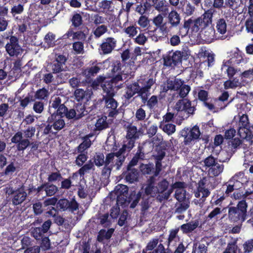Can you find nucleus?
Instances as JSON below:
<instances>
[{"label": "nucleus", "instance_id": "obj_1", "mask_svg": "<svg viewBox=\"0 0 253 253\" xmlns=\"http://www.w3.org/2000/svg\"><path fill=\"white\" fill-rule=\"evenodd\" d=\"M48 112L50 116L47 119V125L43 130L44 135L49 133L56 135L57 131L63 128L65 126L64 117L68 120H78L88 113L84 105L82 103H78L74 108L68 109L64 103H62L61 98L59 96L51 100Z\"/></svg>", "mask_w": 253, "mask_h": 253}, {"label": "nucleus", "instance_id": "obj_2", "mask_svg": "<svg viewBox=\"0 0 253 253\" xmlns=\"http://www.w3.org/2000/svg\"><path fill=\"white\" fill-rule=\"evenodd\" d=\"M45 206H55L61 211H67L71 212H74L79 209V204L76 201L75 198L71 199L70 201L67 199H60L58 201L57 198L53 197L46 199L44 201Z\"/></svg>", "mask_w": 253, "mask_h": 253}, {"label": "nucleus", "instance_id": "obj_3", "mask_svg": "<svg viewBox=\"0 0 253 253\" xmlns=\"http://www.w3.org/2000/svg\"><path fill=\"white\" fill-rule=\"evenodd\" d=\"M247 204L245 201H241L239 202L237 206L231 207L228 209V218L231 222L237 223H243L248 216Z\"/></svg>", "mask_w": 253, "mask_h": 253}, {"label": "nucleus", "instance_id": "obj_4", "mask_svg": "<svg viewBox=\"0 0 253 253\" xmlns=\"http://www.w3.org/2000/svg\"><path fill=\"white\" fill-rule=\"evenodd\" d=\"M11 142L16 144V150L19 152H23L29 146H31V151L34 152L37 151L41 142L38 141L30 142L28 139H23L21 131H17L11 138Z\"/></svg>", "mask_w": 253, "mask_h": 253}, {"label": "nucleus", "instance_id": "obj_5", "mask_svg": "<svg viewBox=\"0 0 253 253\" xmlns=\"http://www.w3.org/2000/svg\"><path fill=\"white\" fill-rule=\"evenodd\" d=\"M103 91L105 94L103 95L102 101L107 109L108 116L115 118L119 113V110L117 109L119 103L114 98L116 91L110 90H103Z\"/></svg>", "mask_w": 253, "mask_h": 253}, {"label": "nucleus", "instance_id": "obj_6", "mask_svg": "<svg viewBox=\"0 0 253 253\" xmlns=\"http://www.w3.org/2000/svg\"><path fill=\"white\" fill-rule=\"evenodd\" d=\"M168 21L163 23L161 27V32L163 35H168L173 28L177 27L181 20L180 14L176 10L173 9L168 14Z\"/></svg>", "mask_w": 253, "mask_h": 253}, {"label": "nucleus", "instance_id": "obj_7", "mask_svg": "<svg viewBox=\"0 0 253 253\" xmlns=\"http://www.w3.org/2000/svg\"><path fill=\"white\" fill-rule=\"evenodd\" d=\"M149 196L143 194V188H141L136 194L133 195L131 193L129 197V199H130L132 200L130 204V208L131 209L135 208L140 199H142V200L140 203L141 211L142 212H145L150 207Z\"/></svg>", "mask_w": 253, "mask_h": 253}, {"label": "nucleus", "instance_id": "obj_8", "mask_svg": "<svg viewBox=\"0 0 253 253\" xmlns=\"http://www.w3.org/2000/svg\"><path fill=\"white\" fill-rule=\"evenodd\" d=\"M178 116L182 119L187 118L190 115H193L196 110L194 106H191V102L187 99L179 100L174 106Z\"/></svg>", "mask_w": 253, "mask_h": 253}, {"label": "nucleus", "instance_id": "obj_9", "mask_svg": "<svg viewBox=\"0 0 253 253\" xmlns=\"http://www.w3.org/2000/svg\"><path fill=\"white\" fill-rule=\"evenodd\" d=\"M12 32H9L5 37L9 41L6 44L5 48L6 51L10 56L17 57L22 52V48L19 44V41L17 37L10 35Z\"/></svg>", "mask_w": 253, "mask_h": 253}, {"label": "nucleus", "instance_id": "obj_10", "mask_svg": "<svg viewBox=\"0 0 253 253\" xmlns=\"http://www.w3.org/2000/svg\"><path fill=\"white\" fill-rule=\"evenodd\" d=\"M8 194L10 201L14 206L21 205L25 201L27 197V194L24 191L23 186L17 189H14L12 188L9 189Z\"/></svg>", "mask_w": 253, "mask_h": 253}, {"label": "nucleus", "instance_id": "obj_11", "mask_svg": "<svg viewBox=\"0 0 253 253\" xmlns=\"http://www.w3.org/2000/svg\"><path fill=\"white\" fill-rule=\"evenodd\" d=\"M122 75L121 74L111 75L110 80L104 79L101 83L103 90L116 91V89L120 88L121 87L118 83L119 82L123 81Z\"/></svg>", "mask_w": 253, "mask_h": 253}, {"label": "nucleus", "instance_id": "obj_12", "mask_svg": "<svg viewBox=\"0 0 253 253\" xmlns=\"http://www.w3.org/2000/svg\"><path fill=\"white\" fill-rule=\"evenodd\" d=\"M117 40L113 37L104 39L99 47L100 54L107 55L110 54L115 50L117 46Z\"/></svg>", "mask_w": 253, "mask_h": 253}, {"label": "nucleus", "instance_id": "obj_13", "mask_svg": "<svg viewBox=\"0 0 253 253\" xmlns=\"http://www.w3.org/2000/svg\"><path fill=\"white\" fill-rule=\"evenodd\" d=\"M200 134L199 128L197 126H194L190 130L188 128H185L182 132V135L184 136V144L189 145L192 140L198 139Z\"/></svg>", "mask_w": 253, "mask_h": 253}, {"label": "nucleus", "instance_id": "obj_14", "mask_svg": "<svg viewBox=\"0 0 253 253\" xmlns=\"http://www.w3.org/2000/svg\"><path fill=\"white\" fill-rule=\"evenodd\" d=\"M154 83L155 81L153 79L150 78L147 81L144 82L141 87L139 85V89L137 93L138 96L140 97L142 102L144 104L147 101L148 96L150 94V90Z\"/></svg>", "mask_w": 253, "mask_h": 253}, {"label": "nucleus", "instance_id": "obj_15", "mask_svg": "<svg viewBox=\"0 0 253 253\" xmlns=\"http://www.w3.org/2000/svg\"><path fill=\"white\" fill-rule=\"evenodd\" d=\"M125 176V180L129 183H133L138 181L139 172L135 168H128L127 166V170L123 173Z\"/></svg>", "mask_w": 253, "mask_h": 253}, {"label": "nucleus", "instance_id": "obj_16", "mask_svg": "<svg viewBox=\"0 0 253 253\" xmlns=\"http://www.w3.org/2000/svg\"><path fill=\"white\" fill-rule=\"evenodd\" d=\"M112 122V120L107 119V116L102 115L97 120L95 124V130L101 131L106 129L110 127Z\"/></svg>", "mask_w": 253, "mask_h": 253}, {"label": "nucleus", "instance_id": "obj_17", "mask_svg": "<svg viewBox=\"0 0 253 253\" xmlns=\"http://www.w3.org/2000/svg\"><path fill=\"white\" fill-rule=\"evenodd\" d=\"M210 8L205 10L204 13L201 16V21L206 28L212 24V17L214 14L217 13L216 10H212Z\"/></svg>", "mask_w": 253, "mask_h": 253}, {"label": "nucleus", "instance_id": "obj_18", "mask_svg": "<svg viewBox=\"0 0 253 253\" xmlns=\"http://www.w3.org/2000/svg\"><path fill=\"white\" fill-rule=\"evenodd\" d=\"M209 92L208 91L200 89L198 92V99L203 102L204 105L208 108L210 110H212L214 109V105L213 103L211 102H208Z\"/></svg>", "mask_w": 253, "mask_h": 253}, {"label": "nucleus", "instance_id": "obj_19", "mask_svg": "<svg viewBox=\"0 0 253 253\" xmlns=\"http://www.w3.org/2000/svg\"><path fill=\"white\" fill-rule=\"evenodd\" d=\"M178 9H180L182 13L186 16L192 15L195 11V7L187 1L182 0L178 6Z\"/></svg>", "mask_w": 253, "mask_h": 253}, {"label": "nucleus", "instance_id": "obj_20", "mask_svg": "<svg viewBox=\"0 0 253 253\" xmlns=\"http://www.w3.org/2000/svg\"><path fill=\"white\" fill-rule=\"evenodd\" d=\"M199 224V222L198 220H192L187 223L183 224L179 228L183 234H188L192 232L196 229Z\"/></svg>", "mask_w": 253, "mask_h": 253}, {"label": "nucleus", "instance_id": "obj_21", "mask_svg": "<svg viewBox=\"0 0 253 253\" xmlns=\"http://www.w3.org/2000/svg\"><path fill=\"white\" fill-rule=\"evenodd\" d=\"M168 147V144L166 142H161L157 145L156 148L157 154L154 156L155 159L163 160L166 156Z\"/></svg>", "mask_w": 253, "mask_h": 253}, {"label": "nucleus", "instance_id": "obj_22", "mask_svg": "<svg viewBox=\"0 0 253 253\" xmlns=\"http://www.w3.org/2000/svg\"><path fill=\"white\" fill-rule=\"evenodd\" d=\"M126 139H132L136 140L138 139L139 133L136 126L131 124H129L126 127Z\"/></svg>", "mask_w": 253, "mask_h": 253}, {"label": "nucleus", "instance_id": "obj_23", "mask_svg": "<svg viewBox=\"0 0 253 253\" xmlns=\"http://www.w3.org/2000/svg\"><path fill=\"white\" fill-rule=\"evenodd\" d=\"M122 65L120 60H113L110 65V75H123V71L122 70Z\"/></svg>", "mask_w": 253, "mask_h": 253}, {"label": "nucleus", "instance_id": "obj_24", "mask_svg": "<svg viewBox=\"0 0 253 253\" xmlns=\"http://www.w3.org/2000/svg\"><path fill=\"white\" fill-rule=\"evenodd\" d=\"M204 33L202 34L205 40L208 42H211L214 39H218L215 33V30L211 27H207L203 30Z\"/></svg>", "mask_w": 253, "mask_h": 253}, {"label": "nucleus", "instance_id": "obj_25", "mask_svg": "<svg viewBox=\"0 0 253 253\" xmlns=\"http://www.w3.org/2000/svg\"><path fill=\"white\" fill-rule=\"evenodd\" d=\"M155 177L153 175L147 180L146 186L144 189H143V194L150 195L152 193L155 188Z\"/></svg>", "mask_w": 253, "mask_h": 253}, {"label": "nucleus", "instance_id": "obj_26", "mask_svg": "<svg viewBox=\"0 0 253 253\" xmlns=\"http://www.w3.org/2000/svg\"><path fill=\"white\" fill-rule=\"evenodd\" d=\"M75 99L77 101H82L84 100L88 101L90 98V95L86 93V91L81 88L76 89L74 93Z\"/></svg>", "mask_w": 253, "mask_h": 253}, {"label": "nucleus", "instance_id": "obj_27", "mask_svg": "<svg viewBox=\"0 0 253 253\" xmlns=\"http://www.w3.org/2000/svg\"><path fill=\"white\" fill-rule=\"evenodd\" d=\"M151 10V5L149 1L148 0H145V2L140 3L137 5L135 8V11L141 15H143L146 12L150 11Z\"/></svg>", "mask_w": 253, "mask_h": 253}, {"label": "nucleus", "instance_id": "obj_28", "mask_svg": "<svg viewBox=\"0 0 253 253\" xmlns=\"http://www.w3.org/2000/svg\"><path fill=\"white\" fill-rule=\"evenodd\" d=\"M216 29L218 33L224 35L227 31V23L223 18L218 19L216 22Z\"/></svg>", "mask_w": 253, "mask_h": 253}, {"label": "nucleus", "instance_id": "obj_29", "mask_svg": "<svg viewBox=\"0 0 253 253\" xmlns=\"http://www.w3.org/2000/svg\"><path fill=\"white\" fill-rule=\"evenodd\" d=\"M78 170V173H79L81 177H84L85 173H88L90 170L94 169L93 163L91 160H89L86 164L83 165Z\"/></svg>", "mask_w": 253, "mask_h": 253}, {"label": "nucleus", "instance_id": "obj_30", "mask_svg": "<svg viewBox=\"0 0 253 253\" xmlns=\"http://www.w3.org/2000/svg\"><path fill=\"white\" fill-rule=\"evenodd\" d=\"M224 168L223 164H218L216 162L212 167L210 168L209 173L213 176H217L222 172Z\"/></svg>", "mask_w": 253, "mask_h": 253}, {"label": "nucleus", "instance_id": "obj_31", "mask_svg": "<svg viewBox=\"0 0 253 253\" xmlns=\"http://www.w3.org/2000/svg\"><path fill=\"white\" fill-rule=\"evenodd\" d=\"M206 27L201 21V17H199L192 21V31L193 32H202Z\"/></svg>", "mask_w": 253, "mask_h": 253}, {"label": "nucleus", "instance_id": "obj_32", "mask_svg": "<svg viewBox=\"0 0 253 253\" xmlns=\"http://www.w3.org/2000/svg\"><path fill=\"white\" fill-rule=\"evenodd\" d=\"M179 231V228L177 227L172 229L169 231L168 238L167 243H169V245L171 244L173 241H180V237L178 235Z\"/></svg>", "mask_w": 253, "mask_h": 253}, {"label": "nucleus", "instance_id": "obj_33", "mask_svg": "<svg viewBox=\"0 0 253 253\" xmlns=\"http://www.w3.org/2000/svg\"><path fill=\"white\" fill-rule=\"evenodd\" d=\"M30 18L29 16H24L22 19H20L18 25V30L21 33H24L27 29V25H30Z\"/></svg>", "mask_w": 253, "mask_h": 253}, {"label": "nucleus", "instance_id": "obj_34", "mask_svg": "<svg viewBox=\"0 0 253 253\" xmlns=\"http://www.w3.org/2000/svg\"><path fill=\"white\" fill-rule=\"evenodd\" d=\"M226 197V196L224 195V187H222L218 191L216 197V200L211 202L212 206H221L222 202L225 199Z\"/></svg>", "mask_w": 253, "mask_h": 253}, {"label": "nucleus", "instance_id": "obj_35", "mask_svg": "<svg viewBox=\"0 0 253 253\" xmlns=\"http://www.w3.org/2000/svg\"><path fill=\"white\" fill-rule=\"evenodd\" d=\"M181 83L180 80L175 79L174 81L168 80L167 82L166 90H177L181 86Z\"/></svg>", "mask_w": 253, "mask_h": 253}, {"label": "nucleus", "instance_id": "obj_36", "mask_svg": "<svg viewBox=\"0 0 253 253\" xmlns=\"http://www.w3.org/2000/svg\"><path fill=\"white\" fill-rule=\"evenodd\" d=\"M243 249H238V253H250L253 250V238L246 241L243 244Z\"/></svg>", "mask_w": 253, "mask_h": 253}, {"label": "nucleus", "instance_id": "obj_37", "mask_svg": "<svg viewBox=\"0 0 253 253\" xmlns=\"http://www.w3.org/2000/svg\"><path fill=\"white\" fill-rule=\"evenodd\" d=\"M58 191V188L56 185L46 182V187L45 188V192L46 196L48 197H51L54 196Z\"/></svg>", "mask_w": 253, "mask_h": 253}, {"label": "nucleus", "instance_id": "obj_38", "mask_svg": "<svg viewBox=\"0 0 253 253\" xmlns=\"http://www.w3.org/2000/svg\"><path fill=\"white\" fill-rule=\"evenodd\" d=\"M48 89L43 87L38 89L35 94V98L41 100H45L49 96Z\"/></svg>", "mask_w": 253, "mask_h": 253}, {"label": "nucleus", "instance_id": "obj_39", "mask_svg": "<svg viewBox=\"0 0 253 253\" xmlns=\"http://www.w3.org/2000/svg\"><path fill=\"white\" fill-rule=\"evenodd\" d=\"M159 239L158 238H153L150 240L143 250L147 252L154 251L159 245Z\"/></svg>", "mask_w": 253, "mask_h": 253}, {"label": "nucleus", "instance_id": "obj_40", "mask_svg": "<svg viewBox=\"0 0 253 253\" xmlns=\"http://www.w3.org/2000/svg\"><path fill=\"white\" fill-rule=\"evenodd\" d=\"M82 139L83 140V142L77 148V150L78 153L84 152L85 150L89 148L92 144L91 140H87V138L85 139L83 137Z\"/></svg>", "mask_w": 253, "mask_h": 253}, {"label": "nucleus", "instance_id": "obj_41", "mask_svg": "<svg viewBox=\"0 0 253 253\" xmlns=\"http://www.w3.org/2000/svg\"><path fill=\"white\" fill-rule=\"evenodd\" d=\"M104 155L101 152H97L93 158L95 165L97 167H101L105 164Z\"/></svg>", "mask_w": 253, "mask_h": 253}, {"label": "nucleus", "instance_id": "obj_42", "mask_svg": "<svg viewBox=\"0 0 253 253\" xmlns=\"http://www.w3.org/2000/svg\"><path fill=\"white\" fill-rule=\"evenodd\" d=\"M135 141L136 140L132 139H126L122 147L126 152L129 153L134 147Z\"/></svg>", "mask_w": 253, "mask_h": 253}, {"label": "nucleus", "instance_id": "obj_43", "mask_svg": "<svg viewBox=\"0 0 253 253\" xmlns=\"http://www.w3.org/2000/svg\"><path fill=\"white\" fill-rule=\"evenodd\" d=\"M63 179V177L60 171L57 170L56 172H51L47 177V180L48 183H51L52 182H56L57 181H60Z\"/></svg>", "mask_w": 253, "mask_h": 253}, {"label": "nucleus", "instance_id": "obj_44", "mask_svg": "<svg viewBox=\"0 0 253 253\" xmlns=\"http://www.w3.org/2000/svg\"><path fill=\"white\" fill-rule=\"evenodd\" d=\"M229 63H231L230 62V60H228L226 62L224 61L222 66V68L223 67H227V69H226L227 76L229 79H231L237 73V70L235 69L233 67L228 65V64Z\"/></svg>", "mask_w": 253, "mask_h": 253}, {"label": "nucleus", "instance_id": "obj_45", "mask_svg": "<svg viewBox=\"0 0 253 253\" xmlns=\"http://www.w3.org/2000/svg\"><path fill=\"white\" fill-rule=\"evenodd\" d=\"M128 191V187L123 184L118 185L115 189V194L116 195L127 196Z\"/></svg>", "mask_w": 253, "mask_h": 253}, {"label": "nucleus", "instance_id": "obj_46", "mask_svg": "<svg viewBox=\"0 0 253 253\" xmlns=\"http://www.w3.org/2000/svg\"><path fill=\"white\" fill-rule=\"evenodd\" d=\"M71 21L72 26L75 28L79 27L82 25L83 22L81 15L77 13L73 15Z\"/></svg>", "mask_w": 253, "mask_h": 253}, {"label": "nucleus", "instance_id": "obj_47", "mask_svg": "<svg viewBox=\"0 0 253 253\" xmlns=\"http://www.w3.org/2000/svg\"><path fill=\"white\" fill-rule=\"evenodd\" d=\"M35 99L34 98L33 95L28 93L27 96L23 99L20 97L19 100L20 102V106L22 108V109H24L30 102L35 101Z\"/></svg>", "mask_w": 253, "mask_h": 253}, {"label": "nucleus", "instance_id": "obj_48", "mask_svg": "<svg viewBox=\"0 0 253 253\" xmlns=\"http://www.w3.org/2000/svg\"><path fill=\"white\" fill-rule=\"evenodd\" d=\"M137 29H139V28L136 27L135 25L130 24L129 26L125 28L124 31L129 37L133 38L137 34Z\"/></svg>", "mask_w": 253, "mask_h": 253}, {"label": "nucleus", "instance_id": "obj_49", "mask_svg": "<svg viewBox=\"0 0 253 253\" xmlns=\"http://www.w3.org/2000/svg\"><path fill=\"white\" fill-rule=\"evenodd\" d=\"M109 213H106L101 215L99 217L100 224L104 227H110L111 225V221L109 219Z\"/></svg>", "mask_w": 253, "mask_h": 253}, {"label": "nucleus", "instance_id": "obj_50", "mask_svg": "<svg viewBox=\"0 0 253 253\" xmlns=\"http://www.w3.org/2000/svg\"><path fill=\"white\" fill-rule=\"evenodd\" d=\"M240 84V83L238 80L233 79V80L229 79L224 83V87L225 89L229 88H235L238 86Z\"/></svg>", "mask_w": 253, "mask_h": 253}, {"label": "nucleus", "instance_id": "obj_51", "mask_svg": "<svg viewBox=\"0 0 253 253\" xmlns=\"http://www.w3.org/2000/svg\"><path fill=\"white\" fill-rule=\"evenodd\" d=\"M169 54L171 55L172 58V61L174 62V66L176 65L179 62L181 61L182 55L180 51H176L173 52L172 51L169 52Z\"/></svg>", "mask_w": 253, "mask_h": 253}, {"label": "nucleus", "instance_id": "obj_52", "mask_svg": "<svg viewBox=\"0 0 253 253\" xmlns=\"http://www.w3.org/2000/svg\"><path fill=\"white\" fill-rule=\"evenodd\" d=\"M179 90V95L182 99L186 97L191 90V87L187 84H184L181 81V86L178 88Z\"/></svg>", "mask_w": 253, "mask_h": 253}, {"label": "nucleus", "instance_id": "obj_53", "mask_svg": "<svg viewBox=\"0 0 253 253\" xmlns=\"http://www.w3.org/2000/svg\"><path fill=\"white\" fill-rule=\"evenodd\" d=\"M227 187L226 190L224 189V195L228 197L235 190L238 189V185L234 182H230V180L226 183Z\"/></svg>", "mask_w": 253, "mask_h": 253}, {"label": "nucleus", "instance_id": "obj_54", "mask_svg": "<svg viewBox=\"0 0 253 253\" xmlns=\"http://www.w3.org/2000/svg\"><path fill=\"white\" fill-rule=\"evenodd\" d=\"M169 186V183L166 179H164L159 182L156 186V192L158 193H163L167 190Z\"/></svg>", "mask_w": 253, "mask_h": 253}, {"label": "nucleus", "instance_id": "obj_55", "mask_svg": "<svg viewBox=\"0 0 253 253\" xmlns=\"http://www.w3.org/2000/svg\"><path fill=\"white\" fill-rule=\"evenodd\" d=\"M238 246L236 242L229 243L225 251L222 253H237L238 252Z\"/></svg>", "mask_w": 253, "mask_h": 253}, {"label": "nucleus", "instance_id": "obj_56", "mask_svg": "<svg viewBox=\"0 0 253 253\" xmlns=\"http://www.w3.org/2000/svg\"><path fill=\"white\" fill-rule=\"evenodd\" d=\"M186 190L184 188L176 189L175 192V198L179 202H182L186 199Z\"/></svg>", "mask_w": 253, "mask_h": 253}, {"label": "nucleus", "instance_id": "obj_57", "mask_svg": "<svg viewBox=\"0 0 253 253\" xmlns=\"http://www.w3.org/2000/svg\"><path fill=\"white\" fill-rule=\"evenodd\" d=\"M80 154L76 157L75 163L78 167L82 166L87 160V153H80Z\"/></svg>", "mask_w": 253, "mask_h": 253}, {"label": "nucleus", "instance_id": "obj_58", "mask_svg": "<svg viewBox=\"0 0 253 253\" xmlns=\"http://www.w3.org/2000/svg\"><path fill=\"white\" fill-rule=\"evenodd\" d=\"M154 169L153 164H142L140 166V170L144 174H150Z\"/></svg>", "mask_w": 253, "mask_h": 253}, {"label": "nucleus", "instance_id": "obj_59", "mask_svg": "<svg viewBox=\"0 0 253 253\" xmlns=\"http://www.w3.org/2000/svg\"><path fill=\"white\" fill-rule=\"evenodd\" d=\"M44 234L40 227H35L31 231L32 235L37 240H41L44 236Z\"/></svg>", "mask_w": 253, "mask_h": 253}, {"label": "nucleus", "instance_id": "obj_60", "mask_svg": "<svg viewBox=\"0 0 253 253\" xmlns=\"http://www.w3.org/2000/svg\"><path fill=\"white\" fill-rule=\"evenodd\" d=\"M107 31V27L104 25L98 26L94 31L93 34L96 38H99Z\"/></svg>", "mask_w": 253, "mask_h": 253}, {"label": "nucleus", "instance_id": "obj_61", "mask_svg": "<svg viewBox=\"0 0 253 253\" xmlns=\"http://www.w3.org/2000/svg\"><path fill=\"white\" fill-rule=\"evenodd\" d=\"M33 209L35 215H40L43 211L42 204L41 202L38 201L33 205Z\"/></svg>", "mask_w": 253, "mask_h": 253}, {"label": "nucleus", "instance_id": "obj_62", "mask_svg": "<svg viewBox=\"0 0 253 253\" xmlns=\"http://www.w3.org/2000/svg\"><path fill=\"white\" fill-rule=\"evenodd\" d=\"M24 11V5L18 4L14 5L11 9V13L13 16L16 14H20Z\"/></svg>", "mask_w": 253, "mask_h": 253}, {"label": "nucleus", "instance_id": "obj_63", "mask_svg": "<svg viewBox=\"0 0 253 253\" xmlns=\"http://www.w3.org/2000/svg\"><path fill=\"white\" fill-rule=\"evenodd\" d=\"M36 131V128L34 126H29L24 130V139H30L34 136Z\"/></svg>", "mask_w": 253, "mask_h": 253}, {"label": "nucleus", "instance_id": "obj_64", "mask_svg": "<svg viewBox=\"0 0 253 253\" xmlns=\"http://www.w3.org/2000/svg\"><path fill=\"white\" fill-rule=\"evenodd\" d=\"M171 249L165 248L163 244L160 243L154 251L151 252V253H173Z\"/></svg>", "mask_w": 253, "mask_h": 253}]
</instances>
